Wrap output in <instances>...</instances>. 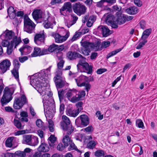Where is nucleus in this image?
<instances>
[{
    "instance_id": "obj_1",
    "label": "nucleus",
    "mask_w": 157,
    "mask_h": 157,
    "mask_svg": "<svg viewBox=\"0 0 157 157\" xmlns=\"http://www.w3.org/2000/svg\"><path fill=\"white\" fill-rule=\"evenodd\" d=\"M85 95V92L84 90L78 91L75 89H73L68 90L65 96L71 102L75 103L82 100Z\"/></svg>"
},
{
    "instance_id": "obj_2",
    "label": "nucleus",
    "mask_w": 157,
    "mask_h": 157,
    "mask_svg": "<svg viewBox=\"0 0 157 157\" xmlns=\"http://www.w3.org/2000/svg\"><path fill=\"white\" fill-rule=\"evenodd\" d=\"M62 119L63 121L60 122L61 128L63 130L67 131L68 134L71 135L74 131V128L72 127L70 120L64 115L62 116Z\"/></svg>"
},
{
    "instance_id": "obj_3",
    "label": "nucleus",
    "mask_w": 157,
    "mask_h": 157,
    "mask_svg": "<svg viewBox=\"0 0 157 157\" xmlns=\"http://www.w3.org/2000/svg\"><path fill=\"white\" fill-rule=\"evenodd\" d=\"M3 92L4 94L1 100L2 106L6 104L12 99V95L13 94L14 91L12 88L6 87Z\"/></svg>"
},
{
    "instance_id": "obj_4",
    "label": "nucleus",
    "mask_w": 157,
    "mask_h": 157,
    "mask_svg": "<svg viewBox=\"0 0 157 157\" xmlns=\"http://www.w3.org/2000/svg\"><path fill=\"white\" fill-rule=\"evenodd\" d=\"M24 31L29 33H32L34 31L35 25L27 14L24 16Z\"/></svg>"
},
{
    "instance_id": "obj_5",
    "label": "nucleus",
    "mask_w": 157,
    "mask_h": 157,
    "mask_svg": "<svg viewBox=\"0 0 157 157\" xmlns=\"http://www.w3.org/2000/svg\"><path fill=\"white\" fill-rule=\"evenodd\" d=\"M47 79L41 78L37 76H32L30 78V84L33 86H34L40 87V86L45 87L47 86V83L46 82Z\"/></svg>"
},
{
    "instance_id": "obj_6",
    "label": "nucleus",
    "mask_w": 157,
    "mask_h": 157,
    "mask_svg": "<svg viewBox=\"0 0 157 157\" xmlns=\"http://www.w3.org/2000/svg\"><path fill=\"white\" fill-rule=\"evenodd\" d=\"M27 103V100L25 95L23 94L21 98H15L13 107L15 109H19L25 104Z\"/></svg>"
},
{
    "instance_id": "obj_7",
    "label": "nucleus",
    "mask_w": 157,
    "mask_h": 157,
    "mask_svg": "<svg viewBox=\"0 0 157 157\" xmlns=\"http://www.w3.org/2000/svg\"><path fill=\"white\" fill-rule=\"evenodd\" d=\"M75 123L78 127H85L89 124V118L86 115H82L75 120Z\"/></svg>"
},
{
    "instance_id": "obj_8",
    "label": "nucleus",
    "mask_w": 157,
    "mask_h": 157,
    "mask_svg": "<svg viewBox=\"0 0 157 157\" xmlns=\"http://www.w3.org/2000/svg\"><path fill=\"white\" fill-rule=\"evenodd\" d=\"M44 110L45 113L47 114L52 113V112H54L55 110V106L54 104L50 102L48 100H44L43 99Z\"/></svg>"
},
{
    "instance_id": "obj_9",
    "label": "nucleus",
    "mask_w": 157,
    "mask_h": 157,
    "mask_svg": "<svg viewBox=\"0 0 157 157\" xmlns=\"http://www.w3.org/2000/svg\"><path fill=\"white\" fill-rule=\"evenodd\" d=\"M86 8L85 6L80 3H75L73 6L74 12L78 16L84 14L86 12Z\"/></svg>"
},
{
    "instance_id": "obj_10",
    "label": "nucleus",
    "mask_w": 157,
    "mask_h": 157,
    "mask_svg": "<svg viewBox=\"0 0 157 157\" xmlns=\"http://www.w3.org/2000/svg\"><path fill=\"white\" fill-rule=\"evenodd\" d=\"M94 32L97 34H102L104 37H107L111 33L107 26L102 25L99 26L95 29Z\"/></svg>"
},
{
    "instance_id": "obj_11",
    "label": "nucleus",
    "mask_w": 157,
    "mask_h": 157,
    "mask_svg": "<svg viewBox=\"0 0 157 157\" xmlns=\"http://www.w3.org/2000/svg\"><path fill=\"white\" fill-rule=\"evenodd\" d=\"M21 42V39L20 37L18 38L17 36H15L11 41L10 44L7 47V54L8 55L11 54L12 52L14 45V48H16L17 46Z\"/></svg>"
},
{
    "instance_id": "obj_12",
    "label": "nucleus",
    "mask_w": 157,
    "mask_h": 157,
    "mask_svg": "<svg viewBox=\"0 0 157 157\" xmlns=\"http://www.w3.org/2000/svg\"><path fill=\"white\" fill-rule=\"evenodd\" d=\"M50 35L54 38L56 42L61 43L66 40L69 36L70 33L69 31H67L65 36H61L59 34L55 32L51 33Z\"/></svg>"
},
{
    "instance_id": "obj_13",
    "label": "nucleus",
    "mask_w": 157,
    "mask_h": 157,
    "mask_svg": "<svg viewBox=\"0 0 157 157\" xmlns=\"http://www.w3.org/2000/svg\"><path fill=\"white\" fill-rule=\"evenodd\" d=\"M54 80L57 89L62 88L66 83L65 81L59 75H57L54 77Z\"/></svg>"
},
{
    "instance_id": "obj_14",
    "label": "nucleus",
    "mask_w": 157,
    "mask_h": 157,
    "mask_svg": "<svg viewBox=\"0 0 157 157\" xmlns=\"http://www.w3.org/2000/svg\"><path fill=\"white\" fill-rule=\"evenodd\" d=\"M45 36L44 31L40 32L39 33L36 34L34 39L35 43L38 45H40L44 43V38Z\"/></svg>"
},
{
    "instance_id": "obj_15",
    "label": "nucleus",
    "mask_w": 157,
    "mask_h": 157,
    "mask_svg": "<svg viewBox=\"0 0 157 157\" xmlns=\"http://www.w3.org/2000/svg\"><path fill=\"white\" fill-rule=\"evenodd\" d=\"M11 65L10 61L7 59L3 60L0 63V69L3 73H5L9 69Z\"/></svg>"
},
{
    "instance_id": "obj_16",
    "label": "nucleus",
    "mask_w": 157,
    "mask_h": 157,
    "mask_svg": "<svg viewBox=\"0 0 157 157\" xmlns=\"http://www.w3.org/2000/svg\"><path fill=\"white\" fill-rule=\"evenodd\" d=\"M66 11L68 13L72 11L71 5L70 2H67L64 3L62 8L60 9V12L61 14L64 15L63 12Z\"/></svg>"
},
{
    "instance_id": "obj_17",
    "label": "nucleus",
    "mask_w": 157,
    "mask_h": 157,
    "mask_svg": "<svg viewBox=\"0 0 157 157\" xmlns=\"http://www.w3.org/2000/svg\"><path fill=\"white\" fill-rule=\"evenodd\" d=\"M33 48L28 45H24L22 47L19 49L21 52V55H27L30 53L32 50Z\"/></svg>"
},
{
    "instance_id": "obj_18",
    "label": "nucleus",
    "mask_w": 157,
    "mask_h": 157,
    "mask_svg": "<svg viewBox=\"0 0 157 157\" xmlns=\"http://www.w3.org/2000/svg\"><path fill=\"white\" fill-rule=\"evenodd\" d=\"M5 39L7 40H10L11 39H13L16 36H14V33L11 30H9L6 29L2 34Z\"/></svg>"
},
{
    "instance_id": "obj_19",
    "label": "nucleus",
    "mask_w": 157,
    "mask_h": 157,
    "mask_svg": "<svg viewBox=\"0 0 157 157\" xmlns=\"http://www.w3.org/2000/svg\"><path fill=\"white\" fill-rule=\"evenodd\" d=\"M67 57L70 60H73L77 58L82 57V56L79 53L75 52H69L67 54Z\"/></svg>"
},
{
    "instance_id": "obj_20",
    "label": "nucleus",
    "mask_w": 157,
    "mask_h": 157,
    "mask_svg": "<svg viewBox=\"0 0 157 157\" xmlns=\"http://www.w3.org/2000/svg\"><path fill=\"white\" fill-rule=\"evenodd\" d=\"M75 79L77 86H80V85L82 83H86L89 80L88 77L84 75H81L77 78Z\"/></svg>"
},
{
    "instance_id": "obj_21",
    "label": "nucleus",
    "mask_w": 157,
    "mask_h": 157,
    "mask_svg": "<svg viewBox=\"0 0 157 157\" xmlns=\"http://www.w3.org/2000/svg\"><path fill=\"white\" fill-rule=\"evenodd\" d=\"M43 13L40 10L37 9L34 10L32 13V15L35 20L42 18Z\"/></svg>"
},
{
    "instance_id": "obj_22",
    "label": "nucleus",
    "mask_w": 157,
    "mask_h": 157,
    "mask_svg": "<svg viewBox=\"0 0 157 157\" xmlns=\"http://www.w3.org/2000/svg\"><path fill=\"white\" fill-rule=\"evenodd\" d=\"M116 15L117 17L116 21L118 24L121 25L124 24L126 22L124 14L117 12Z\"/></svg>"
},
{
    "instance_id": "obj_23",
    "label": "nucleus",
    "mask_w": 157,
    "mask_h": 157,
    "mask_svg": "<svg viewBox=\"0 0 157 157\" xmlns=\"http://www.w3.org/2000/svg\"><path fill=\"white\" fill-rule=\"evenodd\" d=\"M125 11L128 14L133 15L138 12V9L136 6H131L126 9Z\"/></svg>"
},
{
    "instance_id": "obj_24",
    "label": "nucleus",
    "mask_w": 157,
    "mask_h": 157,
    "mask_svg": "<svg viewBox=\"0 0 157 157\" xmlns=\"http://www.w3.org/2000/svg\"><path fill=\"white\" fill-rule=\"evenodd\" d=\"M7 13L10 19H13L16 16V10L13 6H11L9 7L7 9Z\"/></svg>"
},
{
    "instance_id": "obj_25",
    "label": "nucleus",
    "mask_w": 157,
    "mask_h": 157,
    "mask_svg": "<svg viewBox=\"0 0 157 157\" xmlns=\"http://www.w3.org/2000/svg\"><path fill=\"white\" fill-rule=\"evenodd\" d=\"M21 122L19 120H18L16 118H14L13 122L14 125L19 130L23 129L25 126V125L21 123Z\"/></svg>"
},
{
    "instance_id": "obj_26",
    "label": "nucleus",
    "mask_w": 157,
    "mask_h": 157,
    "mask_svg": "<svg viewBox=\"0 0 157 157\" xmlns=\"http://www.w3.org/2000/svg\"><path fill=\"white\" fill-rule=\"evenodd\" d=\"M69 135H70L68 134L67 132V134L63 136L62 140V141L64 145L66 147L68 146L69 144H70V143L72 141V140H71L69 136Z\"/></svg>"
},
{
    "instance_id": "obj_27",
    "label": "nucleus",
    "mask_w": 157,
    "mask_h": 157,
    "mask_svg": "<svg viewBox=\"0 0 157 157\" xmlns=\"http://www.w3.org/2000/svg\"><path fill=\"white\" fill-rule=\"evenodd\" d=\"M52 67V66H50L48 68L43 70L40 71V75L44 77L42 78L43 79V78H45V77H47L48 75H51L50 71Z\"/></svg>"
},
{
    "instance_id": "obj_28",
    "label": "nucleus",
    "mask_w": 157,
    "mask_h": 157,
    "mask_svg": "<svg viewBox=\"0 0 157 157\" xmlns=\"http://www.w3.org/2000/svg\"><path fill=\"white\" fill-rule=\"evenodd\" d=\"M39 151L43 152H47L49 150V148L48 144L45 143H42L38 148Z\"/></svg>"
},
{
    "instance_id": "obj_29",
    "label": "nucleus",
    "mask_w": 157,
    "mask_h": 157,
    "mask_svg": "<svg viewBox=\"0 0 157 157\" xmlns=\"http://www.w3.org/2000/svg\"><path fill=\"white\" fill-rule=\"evenodd\" d=\"M147 38L146 37L142 36L140 39L141 41L136 46V49H140L144 46L147 42Z\"/></svg>"
},
{
    "instance_id": "obj_30",
    "label": "nucleus",
    "mask_w": 157,
    "mask_h": 157,
    "mask_svg": "<svg viewBox=\"0 0 157 157\" xmlns=\"http://www.w3.org/2000/svg\"><path fill=\"white\" fill-rule=\"evenodd\" d=\"M66 113L67 115L72 117H75L78 115V113H76L75 110L70 108L67 109Z\"/></svg>"
},
{
    "instance_id": "obj_31",
    "label": "nucleus",
    "mask_w": 157,
    "mask_h": 157,
    "mask_svg": "<svg viewBox=\"0 0 157 157\" xmlns=\"http://www.w3.org/2000/svg\"><path fill=\"white\" fill-rule=\"evenodd\" d=\"M32 137V136L30 135H24L23 136V139L22 143L25 144L30 145Z\"/></svg>"
},
{
    "instance_id": "obj_32",
    "label": "nucleus",
    "mask_w": 157,
    "mask_h": 157,
    "mask_svg": "<svg viewBox=\"0 0 157 157\" xmlns=\"http://www.w3.org/2000/svg\"><path fill=\"white\" fill-rule=\"evenodd\" d=\"M82 67L86 71V72L88 74H91L92 73L93 67L91 65H90L88 63H85Z\"/></svg>"
},
{
    "instance_id": "obj_33",
    "label": "nucleus",
    "mask_w": 157,
    "mask_h": 157,
    "mask_svg": "<svg viewBox=\"0 0 157 157\" xmlns=\"http://www.w3.org/2000/svg\"><path fill=\"white\" fill-rule=\"evenodd\" d=\"M115 18L113 16L109 14L107 16L105 19V21L108 24H112L114 22Z\"/></svg>"
},
{
    "instance_id": "obj_34",
    "label": "nucleus",
    "mask_w": 157,
    "mask_h": 157,
    "mask_svg": "<svg viewBox=\"0 0 157 157\" xmlns=\"http://www.w3.org/2000/svg\"><path fill=\"white\" fill-rule=\"evenodd\" d=\"M80 58H81V59L79 60L78 63L77 65L78 71L80 70V68L81 67H82L85 63H87L86 61V59L83 56L82 57H81Z\"/></svg>"
},
{
    "instance_id": "obj_35",
    "label": "nucleus",
    "mask_w": 157,
    "mask_h": 157,
    "mask_svg": "<svg viewBox=\"0 0 157 157\" xmlns=\"http://www.w3.org/2000/svg\"><path fill=\"white\" fill-rule=\"evenodd\" d=\"M41 49L38 47H35L33 53L31 54L32 57L40 56Z\"/></svg>"
},
{
    "instance_id": "obj_36",
    "label": "nucleus",
    "mask_w": 157,
    "mask_h": 157,
    "mask_svg": "<svg viewBox=\"0 0 157 157\" xmlns=\"http://www.w3.org/2000/svg\"><path fill=\"white\" fill-rule=\"evenodd\" d=\"M15 137L11 136L9 137L5 142V145L6 147H10L12 146V141Z\"/></svg>"
},
{
    "instance_id": "obj_37",
    "label": "nucleus",
    "mask_w": 157,
    "mask_h": 157,
    "mask_svg": "<svg viewBox=\"0 0 157 157\" xmlns=\"http://www.w3.org/2000/svg\"><path fill=\"white\" fill-rule=\"evenodd\" d=\"M38 138L36 136H33L32 137L29 145L35 146L38 144Z\"/></svg>"
},
{
    "instance_id": "obj_38",
    "label": "nucleus",
    "mask_w": 157,
    "mask_h": 157,
    "mask_svg": "<svg viewBox=\"0 0 157 157\" xmlns=\"http://www.w3.org/2000/svg\"><path fill=\"white\" fill-rule=\"evenodd\" d=\"M48 140H49L48 143L50 146L51 147H54V144L56 141V138L54 136L51 135L49 138Z\"/></svg>"
},
{
    "instance_id": "obj_39",
    "label": "nucleus",
    "mask_w": 157,
    "mask_h": 157,
    "mask_svg": "<svg viewBox=\"0 0 157 157\" xmlns=\"http://www.w3.org/2000/svg\"><path fill=\"white\" fill-rule=\"evenodd\" d=\"M136 126L139 128L144 129V126L142 121L140 119H137L136 121Z\"/></svg>"
},
{
    "instance_id": "obj_40",
    "label": "nucleus",
    "mask_w": 157,
    "mask_h": 157,
    "mask_svg": "<svg viewBox=\"0 0 157 157\" xmlns=\"http://www.w3.org/2000/svg\"><path fill=\"white\" fill-rule=\"evenodd\" d=\"M69 146L68 148V151H70L72 150H75L77 151L78 152L80 151L78 149L77 147L72 141L69 144Z\"/></svg>"
},
{
    "instance_id": "obj_41",
    "label": "nucleus",
    "mask_w": 157,
    "mask_h": 157,
    "mask_svg": "<svg viewBox=\"0 0 157 157\" xmlns=\"http://www.w3.org/2000/svg\"><path fill=\"white\" fill-rule=\"evenodd\" d=\"M43 25L44 27L46 29L49 28L52 29L53 27V24L50 22L48 20H45Z\"/></svg>"
},
{
    "instance_id": "obj_42",
    "label": "nucleus",
    "mask_w": 157,
    "mask_h": 157,
    "mask_svg": "<svg viewBox=\"0 0 157 157\" xmlns=\"http://www.w3.org/2000/svg\"><path fill=\"white\" fill-rule=\"evenodd\" d=\"M58 92V95L59 100L61 102V101L63 98L64 95V90H59V89H57Z\"/></svg>"
},
{
    "instance_id": "obj_43",
    "label": "nucleus",
    "mask_w": 157,
    "mask_h": 157,
    "mask_svg": "<svg viewBox=\"0 0 157 157\" xmlns=\"http://www.w3.org/2000/svg\"><path fill=\"white\" fill-rule=\"evenodd\" d=\"M122 50L121 48H119L113 51L108 54L107 56V58H108L113 56L116 54L118 52H120Z\"/></svg>"
},
{
    "instance_id": "obj_44",
    "label": "nucleus",
    "mask_w": 157,
    "mask_h": 157,
    "mask_svg": "<svg viewBox=\"0 0 157 157\" xmlns=\"http://www.w3.org/2000/svg\"><path fill=\"white\" fill-rule=\"evenodd\" d=\"M94 155L97 157H101L105 155V152L102 150H98L94 153Z\"/></svg>"
},
{
    "instance_id": "obj_45",
    "label": "nucleus",
    "mask_w": 157,
    "mask_h": 157,
    "mask_svg": "<svg viewBox=\"0 0 157 157\" xmlns=\"http://www.w3.org/2000/svg\"><path fill=\"white\" fill-rule=\"evenodd\" d=\"M96 144V142L94 140H91L89 142L87 145V147L90 149H93Z\"/></svg>"
},
{
    "instance_id": "obj_46",
    "label": "nucleus",
    "mask_w": 157,
    "mask_h": 157,
    "mask_svg": "<svg viewBox=\"0 0 157 157\" xmlns=\"http://www.w3.org/2000/svg\"><path fill=\"white\" fill-rule=\"evenodd\" d=\"M151 29L150 28L147 29L144 31L142 36L146 37V38H147L151 33Z\"/></svg>"
},
{
    "instance_id": "obj_47",
    "label": "nucleus",
    "mask_w": 157,
    "mask_h": 157,
    "mask_svg": "<svg viewBox=\"0 0 157 157\" xmlns=\"http://www.w3.org/2000/svg\"><path fill=\"white\" fill-rule=\"evenodd\" d=\"M81 45L84 48H90V47H91V44L90 42L86 41L83 42H81Z\"/></svg>"
},
{
    "instance_id": "obj_48",
    "label": "nucleus",
    "mask_w": 157,
    "mask_h": 157,
    "mask_svg": "<svg viewBox=\"0 0 157 157\" xmlns=\"http://www.w3.org/2000/svg\"><path fill=\"white\" fill-rule=\"evenodd\" d=\"M48 122L50 131L53 132L54 131L53 122L51 119H49Z\"/></svg>"
},
{
    "instance_id": "obj_49",
    "label": "nucleus",
    "mask_w": 157,
    "mask_h": 157,
    "mask_svg": "<svg viewBox=\"0 0 157 157\" xmlns=\"http://www.w3.org/2000/svg\"><path fill=\"white\" fill-rule=\"evenodd\" d=\"M57 48V45L55 44H52L48 48L49 52H52L56 50Z\"/></svg>"
},
{
    "instance_id": "obj_50",
    "label": "nucleus",
    "mask_w": 157,
    "mask_h": 157,
    "mask_svg": "<svg viewBox=\"0 0 157 157\" xmlns=\"http://www.w3.org/2000/svg\"><path fill=\"white\" fill-rule=\"evenodd\" d=\"M12 73L16 79L19 80L18 69H13V70L12 71Z\"/></svg>"
},
{
    "instance_id": "obj_51",
    "label": "nucleus",
    "mask_w": 157,
    "mask_h": 157,
    "mask_svg": "<svg viewBox=\"0 0 157 157\" xmlns=\"http://www.w3.org/2000/svg\"><path fill=\"white\" fill-rule=\"evenodd\" d=\"M85 86V89L88 92L91 88V85L88 83H82L80 85V87Z\"/></svg>"
},
{
    "instance_id": "obj_52",
    "label": "nucleus",
    "mask_w": 157,
    "mask_h": 157,
    "mask_svg": "<svg viewBox=\"0 0 157 157\" xmlns=\"http://www.w3.org/2000/svg\"><path fill=\"white\" fill-rule=\"evenodd\" d=\"M82 34V32H76L75 34L74 35L71 39V40L72 42L75 41L77 39V38L79 37Z\"/></svg>"
},
{
    "instance_id": "obj_53",
    "label": "nucleus",
    "mask_w": 157,
    "mask_h": 157,
    "mask_svg": "<svg viewBox=\"0 0 157 157\" xmlns=\"http://www.w3.org/2000/svg\"><path fill=\"white\" fill-rule=\"evenodd\" d=\"M13 64L14 65L13 69H19L20 65L18 60L17 59H15L13 61Z\"/></svg>"
},
{
    "instance_id": "obj_54",
    "label": "nucleus",
    "mask_w": 157,
    "mask_h": 157,
    "mask_svg": "<svg viewBox=\"0 0 157 157\" xmlns=\"http://www.w3.org/2000/svg\"><path fill=\"white\" fill-rule=\"evenodd\" d=\"M15 154L17 155L20 157H25L26 156V154L25 153V152L20 151H16Z\"/></svg>"
},
{
    "instance_id": "obj_55",
    "label": "nucleus",
    "mask_w": 157,
    "mask_h": 157,
    "mask_svg": "<svg viewBox=\"0 0 157 157\" xmlns=\"http://www.w3.org/2000/svg\"><path fill=\"white\" fill-rule=\"evenodd\" d=\"M139 24L141 29H144L145 28L146 23L145 21L144 20H141L139 22Z\"/></svg>"
},
{
    "instance_id": "obj_56",
    "label": "nucleus",
    "mask_w": 157,
    "mask_h": 157,
    "mask_svg": "<svg viewBox=\"0 0 157 157\" xmlns=\"http://www.w3.org/2000/svg\"><path fill=\"white\" fill-rule=\"evenodd\" d=\"M90 52V48H84L82 50V54L85 56H88Z\"/></svg>"
},
{
    "instance_id": "obj_57",
    "label": "nucleus",
    "mask_w": 157,
    "mask_h": 157,
    "mask_svg": "<svg viewBox=\"0 0 157 157\" xmlns=\"http://www.w3.org/2000/svg\"><path fill=\"white\" fill-rule=\"evenodd\" d=\"M66 147H67L65 146V145H63L62 143H60L57 146V149L58 150L61 151L64 150Z\"/></svg>"
},
{
    "instance_id": "obj_58",
    "label": "nucleus",
    "mask_w": 157,
    "mask_h": 157,
    "mask_svg": "<svg viewBox=\"0 0 157 157\" xmlns=\"http://www.w3.org/2000/svg\"><path fill=\"white\" fill-rule=\"evenodd\" d=\"M43 122L41 120L38 119L36 121V124L37 126L40 128H41L43 126Z\"/></svg>"
},
{
    "instance_id": "obj_59",
    "label": "nucleus",
    "mask_w": 157,
    "mask_h": 157,
    "mask_svg": "<svg viewBox=\"0 0 157 157\" xmlns=\"http://www.w3.org/2000/svg\"><path fill=\"white\" fill-rule=\"evenodd\" d=\"M82 130L84 131H85L86 132H92L93 128L92 126H90L85 128L83 129Z\"/></svg>"
},
{
    "instance_id": "obj_60",
    "label": "nucleus",
    "mask_w": 157,
    "mask_h": 157,
    "mask_svg": "<svg viewBox=\"0 0 157 157\" xmlns=\"http://www.w3.org/2000/svg\"><path fill=\"white\" fill-rule=\"evenodd\" d=\"M26 133V131L25 130H21L17 131V132L14 133L15 136H19L21 135L25 134Z\"/></svg>"
},
{
    "instance_id": "obj_61",
    "label": "nucleus",
    "mask_w": 157,
    "mask_h": 157,
    "mask_svg": "<svg viewBox=\"0 0 157 157\" xmlns=\"http://www.w3.org/2000/svg\"><path fill=\"white\" fill-rule=\"evenodd\" d=\"M96 115L98 117L99 120H101L103 119V115L102 114H101V112L99 111H97Z\"/></svg>"
},
{
    "instance_id": "obj_62",
    "label": "nucleus",
    "mask_w": 157,
    "mask_h": 157,
    "mask_svg": "<svg viewBox=\"0 0 157 157\" xmlns=\"http://www.w3.org/2000/svg\"><path fill=\"white\" fill-rule=\"evenodd\" d=\"M98 56V53L96 52H92L90 56V58L92 60H95Z\"/></svg>"
},
{
    "instance_id": "obj_63",
    "label": "nucleus",
    "mask_w": 157,
    "mask_h": 157,
    "mask_svg": "<svg viewBox=\"0 0 157 157\" xmlns=\"http://www.w3.org/2000/svg\"><path fill=\"white\" fill-rule=\"evenodd\" d=\"M110 44V42L108 41L103 42L101 44V47L103 48H106L108 47Z\"/></svg>"
},
{
    "instance_id": "obj_64",
    "label": "nucleus",
    "mask_w": 157,
    "mask_h": 157,
    "mask_svg": "<svg viewBox=\"0 0 157 157\" xmlns=\"http://www.w3.org/2000/svg\"><path fill=\"white\" fill-rule=\"evenodd\" d=\"M64 63V60L59 61V62L57 63L58 68L59 69H62L63 66V65Z\"/></svg>"
}]
</instances>
